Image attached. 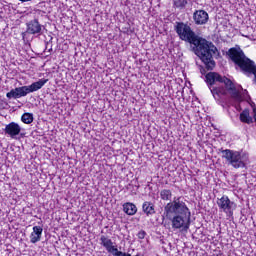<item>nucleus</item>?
Masks as SVG:
<instances>
[{
  "mask_svg": "<svg viewBox=\"0 0 256 256\" xmlns=\"http://www.w3.org/2000/svg\"><path fill=\"white\" fill-rule=\"evenodd\" d=\"M22 123H25L26 125H31L33 123V114L31 113H24L21 117Z\"/></svg>",
  "mask_w": 256,
  "mask_h": 256,
  "instance_id": "obj_16",
  "label": "nucleus"
},
{
  "mask_svg": "<svg viewBox=\"0 0 256 256\" xmlns=\"http://www.w3.org/2000/svg\"><path fill=\"white\" fill-rule=\"evenodd\" d=\"M4 133L11 139H15L21 133V126L16 122H11L5 126Z\"/></svg>",
  "mask_w": 256,
  "mask_h": 256,
  "instance_id": "obj_8",
  "label": "nucleus"
},
{
  "mask_svg": "<svg viewBox=\"0 0 256 256\" xmlns=\"http://www.w3.org/2000/svg\"><path fill=\"white\" fill-rule=\"evenodd\" d=\"M100 245H103L104 248L106 249V251H108V253H114L115 250L117 249L114 245H113V241L111 239H109V237L102 235L100 237Z\"/></svg>",
  "mask_w": 256,
  "mask_h": 256,
  "instance_id": "obj_10",
  "label": "nucleus"
},
{
  "mask_svg": "<svg viewBox=\"0 0 256 256\" xmlns=\"http://www.w3.org/2000/svg\"><path fill=\"white\" fill-rule=\"evenodd\" d=\"M240 121L242 123H247V125H251V123H253V117L249 114V109H245L240 113Z\"/></svg>",
  "mask_w": 256,
  "mask_h": 256,
  "instance_id": "obj_13",
  "label": "nucleus"
},
{
  "mask_svg": "<svg viewBox=\"0 0 256 256\" xmlns=\"http://www.w3.org/2000/svg\"><path fill=\"white\" fill-rule=\"evenodd\" d=\"M174 29L181 41H186V43L193 45L192 49L195 55L204 62L206 68L210 71L213 70L215 67L213 56L217 52V47L195 34L191 26L184 22H176Z\"/></svg>",
  "mask_w": 256,
  "mask_h": 256,
  "instance_id": "obj_1",
  "label": "nucleus"
},
{
  "mask_svg": "<svg viewBox=\"0 0 256 256\" xmlns=\"http://www.w3.org/2000/svg\"><path fill=\"white\" fill-rule=\"evenodd\" d=\"M206 83L210 85V91L214 99H219V95H227V93L238 103L249 99V92L243 90L241 85H235L231 79L215 72H210L206 75Z\"/></svg>",
  "mask_w": 256,
  "mask_h": 256,
  "instance_id": "obj_2",
  "label": "nucleus"
},
{
  "mask_svg": "<svg viewBox=\"0 0 256 256\" xmlns=\"http://www.w3.org/2000/svg\"><path fill=\"white\" fill-rule=\"evenodd\" d=\"M123 211L126 215H135L137 213V206L131 202H127L123 205Z\"/></svg>",
  "mask_w": 256,
  "mask_h": 256,
  "instance_id": "obj_12",
  "label": "nucleus"
},
{
  "mask_svg": "<svg viewBox=\"0 0 256 256\" xmlns=\"http://www.w3.org/2000/svg\"><path fill=\"white\" fill-rule=\"evenodd\" d=\"M216 203L220 211H223V213L231 214L236 207L235 202L231 201L228 196H222L221 198H218Z\"/></svg>",
  "mask_w": 256,
  "mask_h": 256,
  "instance_id": "obj_6",
  "label": "nucleus"
},
{
  "mask_svg": "<svg viewBox=\"0 0 256 256\" xmlns=\"http://www.w3.org/2000/svg\"><path fill=\"white\" fill-rule=\"evenodd\" d=\"M41 235H43V228L41 226H34L30 234V242L34 244L39 243L41 241Z\"/></svg>",
  "mask_w": 256,
  "mask_h": 256,
  "instance_id": "obj_11",
  "label": "nucleus"
},
{
  "mask_svg": "<svg viewBox=\"0 0 256 256\" xmlns=\"http://www.w3.org/2000/svg\"><path fill=\"white\" fill-rule=\"evenodd\" d=\"M146 235H147V233H145V231H140L138 233V239H145Z\"/></svg>",
  "mask_w": 256,
  "mask_h": 256,
  "instance_id": "obj_18",
  "label": "nucleus"
},
{
  "mask_svg": "<svg viewBox=\"0 0 256 256\" xmlns=\"http://www.w3.org/2000/svg\"><path fill=\"white\" fill-rule=\"evenodd\" d=\"M48 81L49 79H40L29 86L17 87L8 92L6 97L8 99H21V97H27L29 93H35V91H39V89L43 88Z\"/></svg>",
  "mask_w": 256,
  "mask_h": 256,
  "instance_id": "obj_5",
  "label": "nucleus"
},
{
  "mask_svg": "<svg viewBox=\"0 0 256 256\" xmlns=\"http://www.w3.org/2000/svg\"><path fill=\"white\" fill-rule=\"evenodd\" d=\"M175 7L183 9L187 5V0H174Z\"/></svg>",
  "mask_w": 256,
  "mask_h": 256,
  "instance_id": "obj_17",
  "label": "nucleus"
},
{
  "mask_svg": "<svg viewBox=\"0 0 256 256\" xmlns=\"http://www.w3.org/2000/svg\"><path fill=\"white\" fill-rule=\"evenodd\" d=\"M26 25V33H28L29 35H41L43 31V25L39 23V20H30Z\"/></svg>",
  "mask_w": 256,
  "mask_h": 256,
  "instance_id": "obj_7",
  "label": "nucleus"
},
{
  "mask_svg": "<svg viewBox=\"0 0 256 256\" xmlns=\"http://www.w3.org/2000/svg\"><path fill=\"white\" fill-rule=\"evenodd\" d=\"M160 197L162 201H171V197H173V193L171 192V190L164 189V190H161Z\"/></svg>",
  "mask_w": 256,
  "mask_h": 256,
  "instance_id": "obj_15",
  "label": "nucleus"
},
{
  "mask_svg": "<svg viewBox=\"0 0 256 256\" xmlns=\"http://www.w3.org/2000/svg\"><path fill=\"white\" fill-rule=\"evenodd\" d=\"M164 215L172 223V229L187 232L191 225V211L182 197H175L164 207Z\"/></svg>",
  "mask_w": 256,
  "mask_h": 256,
  "instance_id": "obj_3",
  "label": "nucleus"
},
{
  "mask_svg": "<svg viewBox=\"0 0 256 256\" xmlns=\"http://www.w3.org/2000/svg\"><path fill=\"white\" fill-rule=\"evenodd\" d=\"M193 20L196 25H206L209 21V14L205 10H196L193 14Z\"/></svg>",
  "mask_w": 256,
  "mask_h": 256,
  "instance_id": "obj_9",
  "label": "nucleus"
},
{
  "mask_svg": "<svg viewBox=\"0 0 256 256\" xmlns=\"http://www.w3.org/2000/svg\"><path fill=\"white\" fill-rule=\"evenodd\" d=\"M223 159H226L228 165H231L234 169H245L247 163H249V154L243 151L235 150H223L222 151Z\"/></svg>",
  "mask_w": 256,
  "mask_h": 256,
  "instance_id": "obj_4",
  "label": "nucleus"
},
{
  "mask_svg": "<svg viewBox=\"0 0 256 256\" xmlns=\"http://www.w3.org/2000/svg\"><path fill=\"white\" fill-rule=\"evenodd\" d=\"M142 209L146 215H155V206L151 202H144Z\"/></svg>",
  "mask_w": 256,
  "mask_h": 256,
  "instance_id": "obj_14",
  "label": "nucleus"
}]
</instances>
